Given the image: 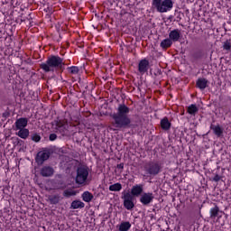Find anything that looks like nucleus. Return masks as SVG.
Here are the masks:
<instances>
[{
	"label": "nucleus",
	"instance_id": "nucleus-1",
	"mask_svg": "<svg viewBox=\"0 0 231 231\" xmlns=\"http://www.w3.org/2000/svg\"><path fill=\"white\" fill-rule=\"evenodd\" d=\"M130 111L131 109L127 106L120 104L117 112L112 115L111 125L116 129H127L131 125V118L128 116Z\"/></svg>",
	"mask_w": 231,
	"mask_h": 231
},
{
	"label": "nucleus",
	"instance_id": "nucleus-2",
	"mask_svg": "<svg viewBox=\"0 0 231 231\" xmlns=\"http://www.w3.org/2000/svg\"><path fill=\"white\" fill-rule=\"evenodd\" d=\"M40 68L45 73L64 71V60L59 56L51 55L45 62L40 64Z\"/></svg>",
	"mask_w": 231,
	"mask_h": 231
},
{
	"label": "nucleus",
	"instance_id": "nucleus-3",
	"mask_svg": "<svg viewBox=\"0 0 231 231\" xmlns=\"http://www.w3.org/2000/svg\"><path fill=\"white\" fill-rule=\"evenodd\" d=\"M152 7L159 14H167L174 7V2L172 0H152Z\"/></svg>",
	"mask_w": 231,
	"mask_h": 231
},
{
	"label": "nucleus",
	"instance_id": "nucleus-4",
	"mask_svg": "<svg viewBox=\"0 0 231 231\" xmlns=\"http://www.w3.org/2000/svg\"><path fill=\"white\" fill-rule=\"evenodd\" d=\"M89 176V168L88 166H79L77 169L76 183L78 185H84Z\"/></svg>",
	"mask_w": 231,
	"mask_h": 231
},
{
	"label": "nucleus",
	"instance_id": "nucleus-5",
	"mask_svg": "<svg viewBox=\"0 0 231 231\" xmlns=\"http://www.w3.org/2000/svg\"><path fill=\"white\" fill-rule=\"evenodd\" d=\"M123 205L126 210H133L134 208V197L131 195V191L122 192Z\"/></svg>",
	"mask_w": 231,
	"mask_h": 231
},
{
	"label": "nucleus",
	"instance_id": "nucleus-6",
	"mask_svg": "<svg viewBox=\"0 0 231 231\" xmlns=\"http://www.w3.org/2000/svg\"><path fill=\"white\" fill-rule=\"evenodd\" d=\"M144 171L151 176H158L162 172V165L158 162H150L144 164Z\"/></svg>",
	"mask_w": 231,
	"mask_h": 231
},
{
	"label": "nucleus",
	"instance_id": "nucleus-7",
	"mask_svg": "<svg viewBox=\"0 0 231 231\" xmlns=\"http://www.w3.org/2000/svg\"><path fill=\"white\" fill-rule=\"evenodd\" d=\"M154 200V194L151 192L143 193L140 198V202L144 207H148V205H151L152 201Z\"/></svg>",
	"mask_w": 231,
	"mask_h": 231
},
{
	"label": "nucleus",
	"instance_id": "nucleus-8",
	"mask_svg": "<svg viewBox=\"0 0 231 231\" xmlns=\"http://www.w3.org/2000/svg\"><path fill=\"white\" fill-rule=\"evenodd\" d=\"M130 194L133 196V198L142 196V194H143V184H136L133 186Z\"/></svg>",
	"mask_w": 231,
	"mask_h": 231
},
{
	"label": "nucleus",
	"instance_id": "nucleus-9",
	"mask_svg": "<svg viewBox=\"0 0 231 231\" xmlns=\"http://www.w3.org/2000/svg\"><path fill=\"white\" fill-rule=\"evenodd\" d=\"M48 158H50V152L42 151L37 153L36 162L39 165H42V163H44Z\"/></svg>",
	"mask_w": 231,
	"mask_h": 231
},
{
	"label": "nucleus",
	"instance_id": "nucleus-10",
	"mask_svg": "<svg viewBox=\"0 0 231 231\" xmlns=\"http://www.w3.org/2000/svg\"><path fill=\"white\" fill-rule=\"evenodd\" d=\"M138 71L141 75H144L149 71V60L143 59L138 64Z\"/></svg>",
	"mask_w": 231,
	"mask_h": 231
},
{
	"label": "nucleus",
	"instance_id": "nucleus-11",
	"mask_svg": "<svg viewBox=\"0 0 231 231\" xmlns=\"http://www.w3.org/2000/svg\"><path fill=\"white\" fill-rule=\"evenodd\" d=\"M181 38V31L179 29H174L170 32L169 33V39L171 42H178L180 39Z\"/></svg>",
	"mask_w": 231,
	"mask_h": 231
},
{
	"label": "nucleus",
	"instance_id": "nucleus-12",
	"mask_svg": "<svg viewBox=\"0 0 231 231\" xmlns=\"http://www.w3.org/2000/svg\"><path fill=\"white\" fill-rule=\"evenodd\" d=\"M15 128L14 131H19L20 129H25L28 125V118L21 117L17 119L14 123Z\"/></svg>",
	"mask_w": 231,
	"mask_h": 231
},
{
	"label": "nucleus",
	"instance_id": "nucleus-13",
	"mask_svg": "<svg viewBox=\"0 0 231 231\" xmlns=\"http://www.w3.org/2000/svg\"><path fill=\"white\" fill-rule=\"evenodd\" d=\"M209 82L205 78H199L196 82V88H199L200 91H205L208 88Z\"/></svg>",
	"mask_w": 231,
	"mask_h": 231
},
{
	"label": "nucleus",
	"instance_id": "nucleus-14",
	"mask_svg": "<svg viewBox=\"0 0 231 231\" xmlns=\"http://www.w3.org/2000/svg\"><path fill=\"white\" fill-rule=\"evenodd\" d=\"M53 172H55V171L51 168V166H44L41 169L40 174L43 178H50L51 176H53Z\"/></svg>",
	"mask_w": 231,
	"mask_h": 231
},
{
	"label": "nucleus",
	"instance_id": "nucleus-15",
	"mask_svg": "<svg viewBox=\"0 0 231 231\" xmlns=\"http://www.w3.org/2000/svg\"><path fill=\"white\" fill-rule=\"evenodd\" d=\"M209 214L211 219H216V217L219 219V217L223 216V211H221L219 209V207L216 205L214 208L210 209Z\"/></svg>",
	"mask_w": 231,
	"mask_h": 231
},
{
	"label": "nucleus",
	"instance_id": "nucleus-16",
	"mask_svg": "<svg viewBox=\"0 0 231 231\" xmlns=\"http://www.w3.org/2000/svg\"><path fill=\"white\" fill-rule=\"evenodd\" d=\"M54 125H56V129H66V125H68V119H57L54 121Z\"/></svg>",
	"mask_w": 231,
	"mask_h": 231
},
{
	"label": "nucleus",
	"instance_id": "nucleus-17",
	"mask_svg": "<svg viewBox=\"0 0 231 231\" xmlns=\"http://www.w3.org/2000/svg\"><path fill=\"white\" fill-rule=\"evenodd\" d=\"M210 129L213 131L214 134L217 136V138H221L223 136V128H221L219 125H211Z\"/></svg>",
	"mask_w": 231,
	"mask_h": 231
},
{
	"label": "nucleus",
	"instance_id": "nucleus-18",
	"mask_svg": "<svg viewBox=\"0 0 231 231\" xmlns=\"http://www.w3.org/2000/svg\"><path fill=\"white\" fill-rule=\"evenodd\" d=\"M16 135L20 138H23V140H26V138L30 136V130H28L27 128H21L16 133Z\"/></svg>",
	"mask_w": 231,
	"mask_h": 231
},
{
	"label": "nucleus",
	"instance_id": "nucleus-19",
	"mask_svg": "<svg viewBox=\"0 0 231 231\" xmlns=\"http://www.w3.org/2000/svg\"><path fill=\"white\" fill-rule=\"evenodd\" d=\"M198 111H199V108H198V106L194 104L187 107V113H189V115H191V116H196Z\"/></svg>",
	"mask_w": 231,
	"mask_h": 231
},
{
	"label": "nucleus",
	"instance_id": "nucleus-20",
	"mask_svg": "<svg viewBox=\"0 0 231 231\" xmlns=\"http://www.w3.org/2000/svg\"><path fill=\"white\" fill-rule=\"evenodd\" d=\"M161 127L164 131H169V129H171V122H169V118L164 117L161 120Z\"/></svg>",
	"mask_w": 231,
	"mask_h": 231
},
{
	"label": "nucleus",
	"instance_id": "nucleus-21",
	"mask_svg": "<svg viewBox=\"0 0 231 231\" xmlns=\"http://www.w3.org/2000/svg\"><path fill=\"white\" fill-rule=\"evenodd\" d=\"M82 199L86 203H90V201H93V194L91 192H89V191H85L82 194Z\"/></svg>",
	"mask_w": 231,
	"mask_h": 231
},
{
	"label": "nucleus",
	"instance_id": "nucleus-22",
	"mask_svg": "<svg viewBox=\"0 0 231 231\" xmlns=\"http://www.w3.org/2000/svg\"><path fill=\"white\" fill-rule=\"evenodd\" d=\"M171 46L172 42L170 38H167L161 42V48H162V50H168V48H171Z\"/></svg>",
	"mask_w": 231,
	"mask_h": 231
},
{
	"label": "nucleus",
	"instance_id": "nucleus-23",
	"mask_svg": "<svg viewBox=\"0 0 231 231\" xmlns=\"http://www.w3.org/2000/svg\"><path fill=\"white\" fill-rule=\"evenodd\" d=\"M86 207V204L80 200H74L71 203V208L77 209V208H84Z\"/></svg>",
	"mask_w": 231,
	"mask_h": 231
},
{
	"label": "nucleus",
	"instance_id": "nucleus-24",
	"mask_svg": "<svg viewBox=\"0 0 231 231\" xmlns=\"http://www.w3.org/2000/svg\"><path fill=\"white\" fill-rule=\"evenodd\" d=\"M49 201L51 205H57L60 201V196L59 195H51L49 197Z\"/></svg>",
	"mask_w": 231,
	"mask_h": 231
},
{
	"label": "nucleus",
	"instance_id": "nucleus-25",
	"mask_svg": "<svg viewBox=\"0 0 231 231\" xmlns=\"http://www.w3.org/2000/svg\"><path fill=\"white\" fill-rule=\"evenodd\" d=\"M109 190L111 192H120V190H122V184L116 183V184L110 185Z\"/></svg>",
	"mask_w": 231,
	"mask_h": 231
},
{
	"label": "nucleus",
	"instance_id": "nucleus-26",
	"mask_svg": "<svg viewBox=\"0 0 231 231\" xmlns=\"http://www.w3.org/2000/svg\"><path fill=\"white\" fill-rule=\"evenodd\" d=\"M131 228V223L129 222H123L119 226V231H127Z\"/></svg>",
	"mask_w": 231,
	"mask_h": 231
},
{
	"label": "nucleus",
	"instance_id": "nucleus-27",
	"mask_svg": "<svg viewBox=\"0 0 231 231\" xmlns=\"http://www.w3.org/2000/svg\"><path fill=\"white\" fill-rule=\"evenodd\" d=\"M76 195H77V191L73 189H65L63 191V196L65 198H70V196H76Z\"/></svg>",
	"mask_w": 231,
	"mask_h": 231
},
{
	"label": "nucleus",
	"instance_id": "nucleus-28",
	"mask_svg": "<svg viewBox=\"0 0 231 231\" xmlns=\"http://www.w3.org/2000/svg\"><path fill=\"white\" fill-rule=\"evenodd\" d=\"M193 60H199V59H203V51H198L192 55Z\"/></svg>",
	"mask_w": 231,
	"mask_h": 231
},
{
	"label": "nucleus",
	"instance_id": "nucleus-29",
	"mask_svg": "<svg viewBox=\"0 0 231 231\" xmlns=\"http://www.w3.org/2000/svg\"><path fill=\"white\" fill-rule=\"evenodd\" d=\"M67 69L69 73H70V75H78L79 71H80L79 69V67H75V66L69 67Z\"/></svg>",
	"mask_w": 231,
	"mask_h": 231
},
{
	"label": "nucleus",
	"instance_id": "nucleus-30",
	"mask_svg": "<svg viewBox=\"0 0 231 231\" xmlns=\"http://www.w3.org/2000/svg\"><path fill=\"white\" fill-rule=\"evenodd\" d=\"M223 48L224 50H226V51H231V41L230 40H227L224 42V45H223Z\"/></svg>",
	"mask_w": 231,
	"mask_h": 231
},
{
	"label": "nucleus",
	"instance_id": "nucleus-31",
	"mask_svg": "<svg viewBox=\"0 0 231 231\" xmlns=\"http://www.w3.org/2000/svg\"><path fill=\"white\" fill-rule=\"evenodd\" d=\"M32 140L33 142H41V135L37 134H34L32 136Z\"/></svg>",
	"mask_w": 231,
	"mask_h": 231
},
{
	"label": "nucleus",
	"instance_id": "nucleus-32",
	"mask_svg": "<svg viewBox=\"0 0 231 231\" xmlns=\"http://www.w3.org/2000/svg\"><path fill=\"white\" fill-rule=\"evenodd\" d=\"M49 140L51 142H55V140H57V135L55 134H51L49 136Z\"/></svg>",
	"mask_w": 231,
	"mask_h": 231
},
{
	"label": "nucleus",
	"instance_id": "nucleus-33",
	"mask_svg": "<svg viewBox=\"0 0 231 231\" xmlns=\"http://www.w3.org/2000/svg\"><path fill=\"white\" fill-rule=\"evenodd\" d=\"M220 180H221V176L218 175V174H216V175L214 176V178H213V181L217 182V181H220Z\"/></svg>",
	"mask_w": 231,
	"mask_h": 231
},
{
	"label": "nucleus",
	"instance_id": "nucleus-34",
	"mask_svg": "<svg viewBox=\"0 0 231 231\" xmlns=\"http://www.w3.org/2000/svg\"><path fill=\"white\" fill-rule=\"evenodd\" d=\"M117 169L124 171V163L117 164Z\"/></svg>",
	"mask_w": 231,
	"mask_h": 231
}]
</instances>
